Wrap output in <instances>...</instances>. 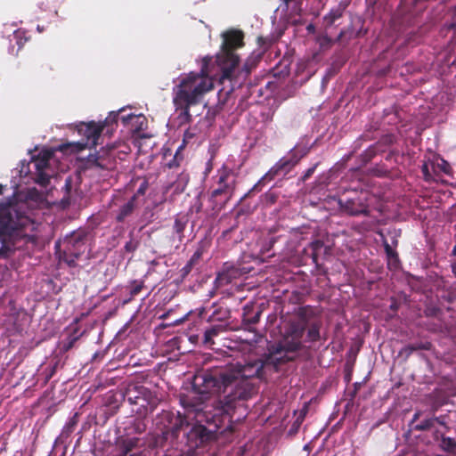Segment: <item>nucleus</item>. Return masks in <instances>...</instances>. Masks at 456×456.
Here are the masks:
<instances>
[{
    "label": "nucleus",
    "instance_id": "4be33fe9",
    "mask_svg": "<svg viewBox=\"0 0 456 456\" xmlns=\"http://www.w3.org/2000/svg\"><path fill=\"white\" fill-rule=\"evenodd\" d=\"M175 107H176V110H181L178 115V119H179L180 125L190 122V120H191V114L189 111L190 107H178V106H175Z\"/></svg>",
    "mask_w": 456,
    "mask_h": 456
},
{
    "label": "nucleus",
    "instance_id": "9d476101",
    "mask_svg": "<svg viewBox=\"0 0 456 456\" xmlns=\"http://www.w3.org/2000/svg\"><path fill=\"white\" fill-rule=\"evenodd\" d=\"M298 159L294 157L291 158H281L266 174V176L271 178L280 174L286 175L290 169L297 163Z\"/></svg>",
    "mask_w": 456,
    "mask_h": 456
},
{
    "label": "nucleus",
    "instance_id": "7c9ffc66",
    "mask_svg": "<svg viewBox=\"0 0 456 456\" xmlns=\"http://www.w3.org/2000/svg\"><path fill=\"white\" fill-rule=\"evenodd\" d=\"M320 245H321L320 241H315V242L313 243V246H314V249H316L317 247H319Z\"/></svg>",
    "mask_w": 456,
    "mask_h": 456
},
{
    "label": "nucleus",
    "instance_id": "1a4fd4ad",
    "mask_svg": "<svg viewBox=\"0 0 456 456\" xmlns=\"http://www.w3.org/2000/svg\"><path fill=\"white\" fill-rule=\"evenodd\" d=\"M52 153L47 151L42 157H38L34 160V166L37 169L36 183L46 186L50 181V175L45 172L48 167V161Z\"/></svg>",
    "mask_w": 456,
    "mask_h": 456
},
{
    "label": "nucleus",
    "instance_id": "a211bd4d",
    "mask_svg": "<svg viewBox=\"0 0 456 456\" xmlns=\"http://www.w3.org/2000/svg\"><path fill=\"white\" fill-rule=\"evenodd\" d=\"M189 182V175L182 172L178 175L176 180L174 182L175 192L182 193Z\"/></svg>",
    "mask_w": 456,
    "mask_h": 456
},
{
    "label": "nucleus",
    "instance_id": "2f4dec72",
    "mask_svg": "<svg viewBox=\"0 0 456 456\" xmlns=\"http://www.w3.org/2000/svg\"><path fill=\"white\" fill-rule=\"evenodd\" d=\"M314 171V168H310L307 170L306 174H305V176H309Z\"/></svg>",
    "mask_w": 456,
    "mask_h": 456
},
{
    "label": "nucleus",
    "instance_id": "f704fd0d",
    "mask_svg": "<svg viewBox=\"0 0 456 456\" xmlns=\"http://www.w3.org/2000/svg\"><path fill=\"white\" fill-rule=\"evenodd\" d=\"M244 69L246 73H248L250 71V69L248 67V65H245Z\"/></svg>",
    "mask_w": 456,
    "mask_h": 456
},
{
    "label": "nucleus",
    "instance_id": "aec40b11",
    "mask_svg": "<svg viewBox=\"0 0 456 456\" xmlns=\"http://www.w3.org/2000/svg\"><path fill=\"white\" fill-rule=\"evenodd\" d=\"M434 168L436 170L443 172L447 175H452V168L450 163L444 159H440L439 160H437V162L434 164Z\"/></svg>",
    "mask_w": 456,
    "mask_h": 456
},
{
    "label": "nucleus",
    "instance_id": "412c9836",
    "mask_svg": "<svg viewBox=\"0 0 456 456\" xmlns=\"http://www.w3.org/2000/svg\"><path fill=\"white\" fill-rule=\"evenodd\" d=\"M320 338V327L318 324H312L307 330V339L311 342L319 340Z\"/></svg>",
    "mask_w": 456,
    "mask_h": 456
},
{
    "label": "nucleus",
    "instance_id": "b1692460",
    "mask_svg": "<svg viewBox=\"0 0 456 456\" xmlns=\"http://www.w3.org/2000/svg\"><path fill=\"white\" fill-rule=\"evenodd\" d=\"M202 251L200 249H198L194 252V254L191 256L190 261L188 262L186 267L191 269V266L196 264L201 257Z\"/></svg>",
    "mask_w": 456,
    "mask_h": 456
},
{
    "label": "nucleus",
    "instance_id": "7ed1b4c3",
    "mask_svg": "<svg viewBox=\"0 0 456 456\" xmlns=\"http://www.w3.org/2000/svg\"><path fill=\"white\" fill-rule=\"evenodd\" d=\"M210 60L204 58L200 72H190L179 78L174 87L173 102L175 106L190 107L201 102L203 96L214 87V81L207 69Z\"/></svg>",
    "mask_w": 456,
    "mask_h": 456
},
{
    "label": "nucleus",
    "instance_id": "72a5a7b5",
    "mask_svg": "<svg viewBox=\"0 0 456 456\" xmlns=\"http://www.w3.org/2000/svg\"><path fill=\"white\" fill-rule=\"evenodd\" d=\"M258 321V314L254 317V319L251 321L253 323H256Z\"/></svg>",
    "mask_w": 456,
    "mask_h": 456
},
{
    "label": "nucleus",
    "instance_id": "473e14b6",
    "mask_svg": "<svg viewBox=\"0 0 456 456\" xmlns=\"http://www.w3.org/2000/svg\"><path fill=\"white\" fill-rule=\"evenodd\" d=\"M452 255L456 256V245L452 248Z\"/></svg>",
    "mask_w": 456,
    "mask_h": 456
},
{
    "label": "nucleus",
    "instance_id": "2eb2a0df",
    "mask_svg": "<svg viewBox=\"0 0 456 456\" xmlns=\"http://www.w3.org/2000/svg\"><path fill=\"white\" fill-rule=\"evenodd\" d=\"M436 424L446 428L447 423L445 420V417L441 416V417H437V418L427 419L421 421L419 424H417L415 428L419 430H425V429H429V428H435L436 426Z\"/></svg>",
    "mask_w": 456,
    "mask_h": 456
},
{
    "label": "nucleus",
    "instance_id": "4468645a",
    "mask_svg": "<svg viewBox=\"0 0 456 456\" xmlns=\"http://www.w3.org/2000/svg\"><path fill=\"white\" fill-rule=\"evenodd\" d=\"M136 196L134 195L127 202L122 205L116 216L118 222H123L127 216H129L135 208Z\"/></svg>",
    "mask_w": 456,
    "mask_h": 456
},
{
    "label": "nucleus",
    "instance_id": "ddd939ff",
    "mask_svg": "<svg viewBox=\"0 0 456 456\" xmlns=\"http://www.w3.org/2000/svg\"><path fill=\"white\" fill-rule=\"evenodd\" d=\"M189 216L186 214L179 213L175 216L173 232L176 234L179 242L184 238V230L188 224Z\"/></svg>",
    "mask_w": 456,
    "mask_h": 456
},
{
    "label": "nucleus",
    "instance_id": "5701e85b",
    "mask_svg": "<svg viewBox=\"0 0 456 456\" xmlns=\"http://www.w3.org/2000/svg\"><path fill=\"white\" fill-rule=\"evenodd\" d=\"M440 446L444 451L454 452L456 449V442L452 438L443 437L441 440Z\"/></svg>",
    "mask_w": 456,
    "mask_h": 456
},
{
    "label": "nucleus",
    "instance_id": "393cba45",
    "mask_svg": "<svg viewBox=\"0 0 456 456\" xmlns=\"http://www.w3.org/2000/svg\"><path fill=\"white\" fill-rule=\"evenodd\" d=\"M341 16V12L339 11L330 12L328 16L325 17L326 20H329L330 23H332L336 19Z\"/></svg>",
    "mask_w": 456,
    "mask_h": 456
},
{
    "label": "nucleus",
    "instance_id": "20e7f679",
    "mask_svg": "<svg viewBox=\"0 0 456 456\" xmlns=\"http://www.w3.org/2000/svg\"><path fill=\"white\" fill-rule=\"evenodd\" d=\"M221 52L216 55V62L222 71V79H231L235 70L239 57L233 53L236 48L243 45V33L230 30L223 33Z\"/></svg>",
    "mask_w": 456,
    "mask_h": 456
},
{
    "label": "nucleus",
    "instance_id": "c9c22d12",
    "mask_svg": "<svg viewBox=\"0 0 456 456\" xmlns=\"http://www.w3.org/2000/svg\"><path fill=\"white\" fill-rule=\"evenodd\" d=\"M174 164L173 163H168V167H173Z\"/></svg>",
    "mask_w": 456,
    "mask_h": 456
},
{
    "label": "nucleus",
    "instance_id": "6ab92c4d",
    "mask_svg": "<svg viewBox=\"0 0 456 456\" xmlns=\"http://www.w3.org/2000/svg\"><path fill=\"white\" fill-rule=\"evenodd\" d=\"M144 284L142 281L134 280L132 281L127 289H129L130 298L126 300L125 303L128 302L132 297L137 296L143 289Z\"/></svg>",
    "mask_w": 456,
    "mask_h": 456
},
{
    "label": "nucleus",
    "instance_id": "6e6552de",
    "mask_svg": "<svg viewBox=\"0 0 456 456\" xmlns=\"http://www.w3.org/2000/svg\"><path fill=\"white\" fill-rule=\"evenodd\" d=\"M234 188V177L232 170L223 167L217 172V187L212 191L213 197L221 194L231 195Z\"/></svg>",
    "mask_w": 456,
    "mask_h": 456
},
{
    "label": "nucleus",
    "instance_id": "a878e982",
    "mask_svg": "<svg viewBox=\"0 0 456 456\" xmlns=\"http://www.w3.org/2000/svg\"><path fill=\"white\" fill-rule=\"evenodd\" d=\"M384 247H385L386 253L389 258L396 257L395 252L392 249L391 246L387 242L384 243Z\"/></svg>",
    "mask_w": 456,
    "mask_h": 456
},
{
    "label": "nucleus",
    "instance_id": "c85d7f7f",
    "mask_svg": "<svg viewBox=\"0 0 456 456\" xmlns=\"http://www.w3.org/2000/svg\"><path fill=\"white\" fill-rule=\"evenodd\" d=\"M125 248L127 251H133L134 249V247L133 246L132 242H127Z\"/></svg>",
    "mask_w": 456,
    "mask_h": 456
},
{
    "label": "nucleus",
    "instance_id": "0eeeda50",
    "mask_svg": "<svg viewBox=\"0 0 456 456\" xmlns=\"http://www.w3.org/2000/svg\"><path fill=\"white\" fill-rule=\"evenodd\" d=\"M3 185L0 184V195L3 194ZM12 228V216L7 204L0 206V241L2 253H7L12 250V247L4 242L5 234Z\"/></svg>",
    "mask_w": 456,
    "mask_h": 456
},
{
    "label": "nucleus",
    "instance_id": "dca6fc26",
    "mask_svg": "<svg viewBox=\"0 0 456 456\" xmlns=\"http://www.w3.org/2000/svg\"><path fill=\"white\" fill-rule=\"evenodd\" d=\"M123 110V109L119 110L118 112H110L109 117L106 118L105 122L106 123H109L110 121H114L116 122L118 118H120L122 120V122L124 124L126 123H128L130 122L132 119L134 118H142V116H135L134 114H127V115H123L121 117H119V112H121Z\"/></svg>",
    "mask_w": 456,
    "mask_h": 456
},
{
    "label": "nucleus",
    "instance_id": "cd10ccee",
    "mask_svg": "<svg viewBox=\"0 0 456 456\" xmlns=\"http://www.w3.org/2000/svg\"><path fill=\"white\" fill-rule=\"evenodd\" d=\"M422 172H423V175H424V176H425V179H426L427 181H429V180H430V176H431V175H430V174H429V172H428V166H427V165H424V166L422 167Z\"/></svg>",
    "mask_w": 456,
    "mask_h": 456
},
{
    "label": "nucleus",
    "instance_id": "f3484780",
    "mask_svg": "<svg viewBox=\"0 0 456 456\" xmlns=\"http://www.w3.org/2000/svg\"><path fill=\"white\" fill-rule=\"evenodd\" d=\"M221 325H216L208 329L204 332L203 343L206 346H211L214 344L213 338L216 337L222 330Z\"/></svg>",
    "mask_w": 456,
    "mask_h": 456
},
{
    "label": "nucleus",
    "instance_id": "f03ea898",
    "mask_svg": "<svg viewBox=\"0 0 456 456\" xmlns=\"http://www.w3.org/2000/svg\"><path fill=\"white\" fill-rule=\"evenodd\" d=\"M306 326L307 319L303 311L300 310L297 315L289 318L285 322L281 338L276 345L272 346L268 349V354L266 356L265 362L261 360H255L245 364L237 363L235 365H232L231 367H244L256 362H261L263 367L261 368L259 374L252 376L250 379L255 377L263 378L264 369L265 366L272 365L275 370H278L281 364L296 359L297 353L303 347L302 339ZM250 381L252 382V380Z\"/></svg>",
    "mask_w": 456,
    "mask_h": 456
},
{
    "label": "nucleus",
    "instance_id": "f257e3e1",
    "mask_svg": "<svg viewBox=\"0 0 456 456\" xmlns=\"http://www.w3.org/2000/svg\"><path fill=\"white\" fill-rule=\"evenodd\" d=\"M262 367L263 364L256 362L195 376L191 390L180 397L183 412L176 416L165 413L173 435L176 436L181 429H189L185 433L187 456H194L196 449L212 438L204 422L222 415L232 418L237 411H240L237 419L247 415L246 403L257 393L250 378L259 374Z\"/></svg>",
    "mask_w": 456,
    "mask_h": 456
},
{
    "label": "nucleus",
    "instance_id": "9b49d317",
    "mask_svg": "<svg viewBox=\"0 0 456 456\" xmlns=\"http://www.w3.org/2000/svg\"><path fill=\"white\" fill-rule=\"evenodd\" d=\"M78 132L87 138L92 146H95L102 133V126L95 122L82 123L78 127Z\"/></svg>",
    "mask_w": 456,
    "mask_h": 456
},
{
    "label": "nucleus",
    "instance_id": "f8f14e48",
    "mask_svg": "<svg viewBox=\"0 0 456 456\" xmlns=\"http://www.w3.org/2000/svg\"><path fill=\"white\" fill-rule=\"evenodd\" d=\"M139 443V438L137 437H129L124 439L119 444V455L118 456H143L142 451L134 450L137 449Z\"/></svg>",
    "mask_w": 456,
    "mask_h": 456
},
{
    "label": "nucleus",
    "instance_id": "39448f33",
    "mask_svg": "<svg viewBox=\"0 0 456 456\" xmlns=\"http://www.w3.org/2000/svg\"><path fill=\"white\" fill-rule=\"evenodd\" d=\"M55 247L63 248L64 257L70 265L74 262V259L69 260L68 257L77 258L85 252L86 248V234L82 231L74 232L70 235L66 236L61 242H56Z\"/></svg>",
    "mask_w": 456,
    "mask_h": 456
},
{
    "label": "nucleus",
    "instance_id": "423d86ee",
    "mask_svg": "<svg viewBox=\"0 0 456 456\" xmlns=\"http://www.w3.org/2000/svg\"><path fill=\"white\" fill-rule=\"evenodd\" d=\"M369 193L367 191L354 192V197L340 199V208L351 216L367 215L369 205L367 203Z\"/></svg>",
    "mask_w": 456,
    "mask_h": 456
},
{
    "label": "nucleus",
    "instance_id": "c756f323",
    "mask_svg": "<svg viewBox=\"0 0 456 456\" xmlns=\"http://www.w3.org/2000/svg\"><path fill=\"white\" fill-rule=\"evenodd\" d=\"M451 266H452V272L454 274V276L456 277V260L452 263Z\"/></svg>",
    "mask_w": 456,
    "mask_h": 456
},
{
    "label": "nucleus",
    "instance_id": "e433bc0d",
    "mask_svg": "<svg viewBox=\"0 0 456 456\" xmlns=\"http://www.w3.org/2000/svg\"><path fill=\"white\" fill-rule=\"evenodd\" d=\"M452 26L454 27V26H456V24H453Z\"/></svg>",
    "mask_w": 456,
    "mask_h": 456
},
{
    "label": "nucleus",
    "instance_id": "bb28decb",
    "mask_svg": "<svg viewBox=\"0 0 456 456\" xmlns=\"http://www.w3.org/2000/svg\"><path fill=\"white\" fill-rule=\"evenodd\" d=\"M194 137V134L190 130H186L183 134V143H188Z\"/></svg>",
    "mask_w": 456,
    "mask_h": 456
}]
</instances>
